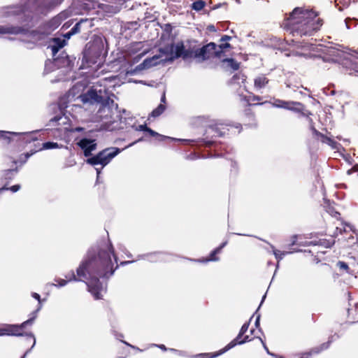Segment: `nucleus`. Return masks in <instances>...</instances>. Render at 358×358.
Instances as JSON below:
<instances>
[{
	"mask_svg": "<svg viewBox=\"0 0 358 358\" xmlns=\"http://www.w3.org/2000/svg\"><path fill=\"white\" fill-rule=\"evenodd\" d=\"M41 306H40L39 307H38L37 310L34 312H33L31 315V317L24 321V322H22L21 324H15V326H17L18 327L17 329V332H22V330L27 325H31L33 324L34 322V320L36 319V317H37V313L38 312L41 310Z\"/></svg>",
	"mask_w": 358,
	"mask_h": 358,
	"instance_id": "nucleus-20",
	"label": "nucleus"
},
{
	"mask_svg": "<svg viewBox=\"0 0 358 358\" xmlns=\"http://www.w3.org/2000/svg\"><path fill=\"white\" fill-rule=\"evenodd\" d=\"M161 102L162 103H165L166 102V96H165V93H164L161 97Z\"/></svg>",
	"mask_w": 358,
	"mask_h": 358,
	"instance_id": "nucleus-51",
	"label": "nucleus"
},
{
	"mask_svg": "<svg viewBox=\"0 0 358 358\" xmlns=\"http://www.w3.org/2000/svg\"><path fill=\"white\" fill-rule=\"evenodd\" d=\"M345 24H346L347 28L349 29L350 27H349V25H348V23L347 20H345Z\"/></svg>",
	"mask_w": 358,
	"mask_h": 358,
	"instance_id": "nucleus-55",
	"label": "nucleus"
},
{
	"mask_svg": "<svg viewBox=\"0 0 358 358\" xmlns=\"http://www.w3.org/2000/svg\"><path fill=\"white\" fill-rule=\"evenodd\" d=\"M18 327L15 324H3L2 327L3 336H22L24 334L22 332H17Z\"/></svg>",
	"mask_w": 358,
	"mask_h": 358,
	"instance_id": "nucleus-17",
	"label": "nucleus"
},
{
	"mask_svg": "<svg viewBox=\"0 0 358 358\" xmlns=\"http://www.w3.org/2000/svg\"><path fill=\"white\" fill-rule=\"evenodd\" d=\"M298 47L301 48L304 51L296 52V55L312 57H315L316 53L322 52L327 55L328 59L334 62H341L343 66L349 71V74L358 73V52H357L350 51L344 48H341L340 46H330L322 49L321 45L304 42H299Z\"/></svg>",
	"mask_w": 358,
	"mask_h": 358,
	"instance_id": "nucleus-3",
	"label": "nucleus"
},
{
	"mask_svg": "<svg viewBox=\"0 0 358 358\" xmlns=\"http://www.w3.org/2000/svg\"><path fill=\"white\" fill-rule=\"evenodd\" d=\"M230 38H231L230 36L224 35L221 38V41H222V42L227 41L230 40Z\"/></svg>",
	"mask_w": 358,
	"mask_h": 358,
	"instance_id": "nucleus-49",
	"label": "nucleus"
},
{
	"mask_svg": "<svg viewBox=\"0 0 358 358\" xmlns=\"http://www.w3.org/2000/svg\"><path fill=\"white\" fill-rule=\"evenodd\" d=\"M219 57L217 45L210 43L200 48H189L185 49L182 42L172 43L159 50V53L145 59L140 65L141 69H149L160 64L172 62L180 57L183 60L194 58L203 62L212 57Z\"/></svg>",
	"mask_w": 358,
	"mask_h": 358,
	"instance_id": "nucleus-2",
	"label": "nucleus"
},
{
	"mask_svg": "<svg viewBox=\"0 0 358 358\" xmlns=\"http://www.w3.org/2000/svg\"><path fill=\"white\" fill-rule=\"evenodd\" d=\"M68 122V117L64 115H58L55 116L50 120V125H62L66 124Z\"/></svg>",
	"mask_w": 358,
	"mask_h": 358,
	"instance_id": "nucleus-24",
	"label": "nucleus"
},
{
	"mask_svg": "<svg viewBox=\"0 0 358 358\" xmlns=\"http://www.w3.org/2000/svg\"><path fill=\"white\" fill-rule=\"evenodd\" d=\"M141 141H142V138H140L138 141L130 143L128 146L123 149H120L115 147L107 148L100 151L97 155L88 158L86 160V162L92 166H101L100 169L95 168L97 173V178H99V174L101 173V170L107 164H108L114 157H115L119 153L122 152V150H124V149L134 145L136 143Z\"/></svg>",
	"mask_w": 358,
	"mask_h": 358,
	"instance_id": "nucleus-9",
	"label": "nucleus"
},
{
	"mask_svg": "<svg viewBox=\"0 0 358 358\" xmlns=\"http://www.w3.org/2000/svg\"><path fill=\"white\" fill-rule=\"evenodd\" d=\"M89 21L87 19H82L78 22H77L74 27L71 29V34H77L80 31V28L83 24L88 23Z\"/></svg>",
	"mask_w": 358,
	"mask_h": 358,
	"instance_id": "nucleus-29",
	"label": "nucleus"
},
{
	"mask_svg": "<svg viewBox=\"0 0 358 358\" xmlns=\"http://www.w3.org/2000/svg\"><path fill=\"white\" fill-rule=\"evenodd\" d=\"M67 13L62 12L52 17L49 22L43 26L46 31H48V34L50 35L52 31L57 29L61 24V23L67 18Z\"/></svg>",
	"mask_w": 358,
	"mask_h": 358,
	"instance_id": "nucleus-13",
	"label": "nucleus"
},
{
	"mask_svg": "<svg viewBox=\"0 0 358 358\" xmlns=\"http://www.w3.org/2000/svg\"><path fill=\"white\" fill-rule=\"evenodd\" d=\"M224 62L227 64V66L231 68L233 70H238L239 68V63L234 59H227L224 60Z\"/></svg>",
	"mask_w": 358,
	"mask_h": 358,
	"instance_id": "nucleus-32",
	"label": "nucleus"
},
{
	"mask_svg": "<svg viewBox=\"0 0 358 358\" xmlns=\"http://www.w3.org/2000/svg\"><path fill=\"white\" fill-rule=\"evenodd\" d=\"M0 336H2V327H0Z\"/></svg>",
	"mask_w": 358,
	"mask_h": 358,
	"instance_id": "nucleus-56",
	"label": "nucleus"
},
{
	"mask_svg": "<svg viewBox=\"0 0 358 358\" xmlns=\"http://www.w3.org/2000/svg\"><path fill=\"white\" fill-rule=\"evenodd\" d=\"M105 55L103 40L100 36H94L88 42L84 50L83 59L88 64H96L99 66L103 62Z\"/></svg>",
	"mask_w": 358,
	"mask_h": 358,
	"instance_id": "nucleus-8",
	"label": "nucleus"
},
{
	"mask_svg": "<svg viewBox=\"0 0 358 358\" xmlns=\"http://www.w3.org/2000/svg\"><path fill=\"white\" fill-rule=\"evenodd\" d=\"M79 146L83 150L84 155L88 157L91 152L96 148V143L94 140L83 138L78 143Z\"/></svg>",
	"mask_w": 358,
	"mask_h": 358,
	"instance_id": "nucleus-14",
	"label": "nucleus"
},
{
	"mask_svg": "<svg viewBox=\"0 0 358 358\" xmlns=\"http://www.w3.org/2000/svg\"><path fill=\"white\" fill-rule=\"evenodd\" d=\"M153 346H156V347H158L159 348L162 349V350H167V348H166V346L164 345H156V344H154L152 345Z\"/></svg>",
	"mask_w": 358,
	"mask_h": 358,
	"instance_id": "nucleus-48",
	"label": "nucleus"
},
{
	"mask_svg": "<svg viewBox=\"0 0 358 358\" xmlns=\"http://www.w3.org/2000/svg\"><path fill=\"white\" fill-rule=\"evenodd\" d=\"M265 298H266V295H264V296H263V299H262V303L263 302V301H264V299Z\"/></svg>",
	"mask_w": 358,
	"mask_h": 358,
	"instance_id": "nucleus-58",
	"label": "nucleus"
},
{
	"mask_svg": "<svg viewBox=\"0 0 358 358\" xmlns=\"http://www.w3.org/2000/svg\"><path fill=\"white\" fill-rule=\"evenodd\" d=\"M150 136L156 137V138H157V140L158 141H164L166 139H169L171 141H182V142L189 141V140L180 139V138H171V137H169V136H164V135H162L160 134H158L156 131H155V134H150Z\"/></svg>",
	"mask_w": 358,
	"mask_h": 358,
	"instance_id": "nucleus-26",
	"label": "nucleus"
},
{
	"mask_svg": "<svg viewBox=\"0 0 358 358\" xmlns=\"http://www.w3.org/2000/svg\"><path fill=\"white\" fill-rule=\"evenodd\" d=\"M271 249L273 250V255H275V257L276 258V259L278 260V264L279 263V262L283 259V257H285V255H286L287 254H289L291 253V252H282L280 250H275L274 248V246L271 245H270Z\"/></svg>",
	"mask_w": 358,
	"mask_h": 358,
	"instance_id": "nucleus-27",
	"label": "nucleus"
},
{
	"mask_svg": "<svg viewBox=\"0 0 358 358\" xmlns=\"http://www.w3.org/2000/svg\"><path fill=\"white\" fill-rule=\"evenodd\" d=\"M38 131H33L30 132H24V133H15V132H6L3 131H0V138H9L7 136L8 134H12L13 136H20V139L24 141L26 143H29L31 141H34L38 140L37 133Z\"/></svg>",
	"mask_w": 358,
	"mask_h": 358,
	"instance_id": "nucleus-11",
	"label": "nucleus"
},
{
	"mask_svg": "<svg viewBox=\"0 0 358 358\" xmlns=\"http://www.w3.org/2000/svg\"><path fill=\"white\" fill-rule=\"evenodd\" d=\"M313 131L314 134L320 138V140L322 143H326L331 147L332 149L338 150L340 147V144L337 142L334 141L331 138H329L324 134H321L318 131H317L315 128H313Z\"/></svg>",
	"mask_w": 358,
	"mask_h": 358,
	"instance_id": "nucleus-16",
	"label": "nucleus"
},
{
	"mask_svg": "<svg viewBox=\"0 0 358 358\" xmlns=\"http://www.w3.org/2000/svg\"><path fill=\"white\" fill-rule=\"evenodd\" d=\"M336 265L341 270H343L346 273H349L350 268L348 265L345 262L339 261Z\"/></svg>",
	"mask_w": 358,
	"mask_h": 358,
	"instance_id": "nucleus-37",
	"label": "nucleus"
},
{
	"mask_svg": "<svg viewBox=\"0 0 358 358\" xmlns=\"http://www.w3.org/2000/svg\"><path fill=\"white\" fill-rule=\"evenodd\" d=\"M118 267L114 249L109 240L100 243L87 252L86 258L77 268L79 280H87L88 291L95 299H100L106 286L99 278H108Z\"/></svg>",
	"mask_w": 358,
	"mask_h": 358,
	"instance_id": "nucleus-1",
	"label": "nucleus"
},
{
	"mask_svg": "<svg viewBox=\"0 0 358 358\" xmlns=\"http://www.w3.org/2000/svg\"><path fill=\"white\" fill-rule=\"evenodd\" d=\"M32 296H33L34 299H37V300L38 301V302H39L38 307H39L40 306H41V296H40V295H39L38 294H37V293L34 292V293H32Z\"/></svg>",
	"mask_w": 358,
	"mask_h": 358,
	"instance_id": "nucleus-43",
	"label": "nucleus"
},
{
	"mask_svg": "<svg viewBox=\"0 0 358 358\" xmlns=\"http://www.w3.org/2000/svg\"><path fill=\"white\" fill-rule=\"evenodd\" d=\"M248 327H249V322H247V323H245L239 332H241V335H243L248 329Z\"/></svg>",
	"mask_w": 358,
	"mask_h": 358,
	"instance_id": "nucleus-42",
	"label": "nucleus"
},
{
	"mask_svg": "<svg viewBox=\"0 0 358 358\" xmlns=\"http://www.w3.org/2000/svg\"><path fill=\"white\" fill-rule=\"evenodd\" d=\"M278 358H282V357H278Z\"/></svg>",
	"mask_w": 358,
	"mask_h": 358,
	"instance_id": "nucleus-61",
	"label": "nucleus"
},
{
	"mask_svg": "<svg viewBox=\"0 0 358 358\" xmlns=\"http://www.w3.org/2000/svg\"><path fill=\"white\" fill-rule=\"evenodd\" d=\"M25 336L29 338L30 340H32L33 341V344H32V346L31 348V349L28 350L26 351V352L24 354V355L21 357V358H25L26 356L27 355L28 353H29V352L31 351V350L34 347L35 344H36V338L34 336V334L31 332L29 333H26L25 334Z\"/></svg>",
	"mask_w": 358,
	"mask_h": 358,
	"instance_id": "nucleus-34",
	"label": "nucleus"
},
{
	"mask_svg": "<svg viewBox=\"0 0 358 358\" xmlns=\"http://www.w3.org/2000/svg\"><path fill=\"white\" fill-rule=\"evenodd\" d=\"M269 80L264 76L261 75L256 77L254 80V86L257 90L264 88L268 83Z\"/></svg>",
	"mask_w": 358,
	"mask_h": 358,
	"instance_id": "nucleus-21",
	"label": "nucleus"
},
{
	"mask_svg": "<svg viewBox=\"0 0 358 358\" xmlns=\"http://www.w3.org/2000/svg\"><path fill=\"white\" fill-rule=\"evenodd\" d=\"M169 350L172 351V352H175L176 353H177L180 356H185V352L179 351V350H177L173 349V348H170Z\"/></svg>",
	"mask_w": 358,
	"mask_h": 358,
	"instance_id": "nucleus-44",
	"label": "nucleus"
},
{
	"mask_svg": "<svg viewBox=\"0 0 358 358\" xmlns=\"http://www.w3.org/2000/svg\"><path fill=\"white\" fill-rule=\"evenodd\" d=\"M134 262V261H125V262H122L120 263V265H122V266H123V265L129 264L132 263V262Z\"/></svg>",
	"mask_w": 358,
	"mask_h": 358,
	"instance_id": "nucleus-52",
	"label": "nucleus"
},
{
	"mask_svg": "<svg viewBox=\"0 0 358 358\" xmlns=\"http://www.w3.org/2000/svg\"><path fill=\"white\" fill-rule=\"evenodd\" d=\"M260 341L262 343L263 346H264V349L266 350L267 353L271 355H272V356H275V357H277V355H275L273 354L270 353V352L268 351V349L267 348L266 345H265V343L263 342V341L261 338H260Z\"/></svg>",
	"mask_w": 358,
	"mask_h": 358,
	"instance_id": "nucleus-47",
	"label": "nucleus"
},
{
	"mask_svg": "<svg viewBox=\"0 0 358 358\" xmlns=\"http://www.w3.org/2000/svg\"><path fill=\"white\" fill-rule=\"evenodd\" d=\"M60 146L57 143L55 142H46L42 144V148L40 150H50L59 148Z\"/></svg>",
	"mask_w": 358,
	"mask_h": 358,
	"instance_id": "nucleus-30",
	"label": "nucleus"
},
{
	"mask_svg": "<svg viewBox=\"0 0 358 358\" xmlns=\"http://www.w3.org/2000/svg\"><path fill=\"white\" fill-rule=\"evenodd\" d=\"M75 130L77 131H80L83 130V129L80 128V127H78Z\"/></svg>",
	"mask_w": 358,
	"mask_h": 358,
	"instance_id": "nucleus-54",
	"label": "nucleus"
},
{
	"mask_svg": "<svg viewBox=\"0 0 358 358\" xmlns=\"http://www.w3.org/2000/svg\"><path fill=\"white\" fill-rule=\"evenodd\" d=\"M165 106L163 103H160L155 109L152 110L150 114V116L152 117H157L160 115H162L165 110Z\"/></svg>",
	"mask_w": 358,
	"mask_h": 358,
	"instance_id": "nucleus-28",
	"label": "nucleus"
},
{
	"mask_svg": "<svg viewBox=\"0 0 358 358\" xmlns=\"http://www.w3.org/2000/svg\"><path fill=\"white\" fill-rule=\"evenodd\" d=\"M320 244L324 248H331L334 244V240H320Z\"/></svg>",
	"mask_w": 358,
	"mask_h": 358,
	"instance_id": "nucleus-35",
	"label": "nucleus"
},
{
	"mask_svg": "<svg viewBox=\"0 0 358 358\" xmlns=\"http://www.w3.org/2000/svg\"><path fill=\"white\" fill-rule=\"evenodd\" d=\"M240 79H241L242 82L243 83L245 80V76L243 74H240V73L236 74L231 78V83L235 84L236 83V80H240Z\"/></svg>",
	"mask_w": 358,
	"mask_h": 358,
	"instance_id": "nucleus-38",
	"label": "nucleus"
},
{
	"mask_svg": "<svg viewBox=\"0 0 358 358\" xmlns=\"http://www.w3.org/2000/svg\"><path fill=\"white\" fill-rule=\"evenodd\" d=\"M80 99L85 103H101L97 115L105 123L106 129L113 131L122 128L121 126L113 125L116 121L113 120V117L117 113L118 106L108 95L105 87L102 88L101 83L99 85H94L86 93L83 94L80 96Z\"/></svg>",
	"mask_w": 358,
	"mask_h": 358,
	"instance_id": "nucleus-4",
	"label": "nucleus"
},
{
	"mask_svg": "<svg viewBox=\"0 0 358 358\" xmlns=\"http://www.w3.org/2000/svg\"><path fill=\"white\" fill-rule=\"evenodd\" d=\"M54 44L51 45V50L53 57H55L57 53L64 46L65 41L59 38H55Z\"/></svg>",
	"mask_w": 358,
	"mask_h": 358,
	"instance_id": "nucleus-22",
	"label": "nucleus"
},
{
	"mask_svg": "<svg viewBox=\"0 0 358 358\" xmlns=\"http://www.w3.org/2000/svg\"><path fill=\"white\" fill-rule=\"evenodd\" d=\"M34 153H35V152H31L30 153L29 152H27L24 155V160L23 162H25L32 155H34Z\"/></svg>",
	"mask_w": 358,
	"mask_h": 358,
	"instance_id": "nucleus-45",
	"label": "nucleus"
},
{
	"mask_svg": "<svg viewBox=\"0 0 358 358\" xmlns=\"http://www.w3.org/2000/svg\"><path fill=\"white\" fill-rule=\"evenodd\" d=\"M48 65V63H46V64H45V68H47Z\"/></svg>",
	"mask_w": 358,
	"mask_h": 358,
	"instance_id": "nucleus-60",
	"label": "nucleus"
},
{
	"mask_svg": "<svg viewBox=\"0 0 358 358\" xmlns=\"http://www.w3.org/2000/svg\"><path fill=\"white\" fill-rule=\"evenodd\" d=\"M20 189V185H13L12 187H10V188H7L6 187H3L1 188H0V194L4 191V190H8V189H10V191H12L13 192H17L19 189Z\"/></svg>",
	"mask_w": 358,
	"mask_h": 358,
	"instance_id": "nucleus-36",
	"label": "nucleus"
},
{
	"mask_svg": "<svg viewBox=\"0 0 358 358\" xmlns=\"http://www.w3.org/2000/svg\"><path fill=\"white\" fill-rule=\"evenodd\" d=\"M73 34H71V30L69 32H68V33H66V34H65V37H66V38H69L71 37V36H72V35H73Z\"/></svg>",
	"mask_w": 358,
	"mask_h": 358,
	"instance_id": "nucleus-53",
	"label": "nucleus"
},
{
	"mask_svg": "<svg viewBox=\"0 0 358 358\" xmlns=\"http://www.w3.org/2000/svg\"><path fill=\"white\" fill-rule=\"evenodd\" d=\"M331 341H328L327 343H324L321 344L320 346L315 347L311 349L309 352H304L301 355L300 358H309L313 355L319 354L322 351L327 349L330 345Z\"/></svg>",
	"mask_w": 358,
	"mask_h": 358,
	"instance_id": "nucleus-19",
	"label": "nucleus"
},
{
	"mask_svg": "<svg viewBox=\"0 0 358 358\" xmlns=\"http://www.w3.org/2000/svg\"><path fill=\"white\" fill-rule=\"evenodd\" d=\"M69 277V280H64V279H57V280H55V281L58 282L57 286L58 287H64V286H65L67 284V282L69 281H72V280L77 281V280H78L73 271H71V273L68 275H66V278H68Z\"/></svg>",
	"mask_w": 358,
	"mask_h": 358,
	"instance_id": "nucleus-25",
	"label": "nucleus"
},
{
	"mask_svg": "<svg viewBox=\"0 0 358 358\" xmlns=\"http://www.w3.org/2000/svg\"><path fill=\"white\" fill-rule=\"evenodd\" d=\"M346 227H349V228L350 229V230H352V227H351V226H350V225H347V224H346V225H343V226H342V227H336V232H335V233L334 234V236L338 235V231L340 234H341L343 231H346Z\"/></svg>",
	"mask_w": 358,
	"mask_h": 358,
	"instance_id": "nucleus-40",
	"label": "nucleus"
},
{
	"mask_svg": "<svg viewBox=\"0 0 358 358\" xmlns=\"http://www.w3.org/2000/svg\"><path fill=\"white\" fill-rule=\"evenodd\" d=\"M132 128H134L136 131H144L149 133V134H155V131L151 129L150 128L148 127L146 124H141L138 125L137 127H135L134 125L131 126Z\"/></svg>",
	"mask_w": 358,
	"mask_h": 358,
	"instance_id": "nucleus-31",
	"label": "nucleus"
},
{
	"mask_svg": "<svg viewBox=\"0 0 358 358\" xmlns=\"http://www.w3.org/2000/svg\"><path fill=\"white\" fill-rule=\"evenodd\" d=\"M101 82H103V83H104V82H106V80H103V81H99V82L97 83V84H98V83H101Z\"/></svg>",
	"mask_w": 358,
	"mask_h": 358,
	"instance_id": "nucleus-59",
	"label": "nucleus"
},
{
	"mask_svg": "<svg viewBox=\"0 0 358 358\" xmlns=\"http://www.w3.org/2000/svg\"><path fill=\"white\" fill-rule=\"evenodd\" d=\"M243 335H241V332L238 334L236 338H234L233 341H231L228 345H227L223 349L220 350L218 352L210 355V354L207 353H203V354H199L195 356V357L199 358H213L216 357L218 355H222L223 353L226 352L227 351L229 350L230 349L235 347L236 345L239 344H243L246 342L250 341L248 336H245V338L243 340H241Z\"/></svg>",
	"mask_w": 358,
	"mask_h": 358,
	"instance_id": "nucleus-10",
	"label": "nucleus"
},
{
	"mask_svg": "<svg viewBox=\"0 0 358 358\" xmlns=\"http://www.w3.org/2000/svg\"><path fill=\"white\" fill-rule=\"evenodd\" d=\"M17 172V169H8L6 171V175H12L13 176L14 173H16Z\"/></svg>",
	"mask_w": 358,
	"mask_h": 358,
	"instance_id": "nucleus-46",
	"label": "nucleus"
},
{
	"mask_svg": "<svg viewBox=\"0 0 358 358\" xmlns=\"http://www.w3.org/2000/svg\"><path fill=\"white\" fill-rule=\"evenodd\" d=\"M259 320H260V315H257V318H256V320H255V327H259Z\"/></svg>",
	"mask_w": 358,
	"mask_h": 358,
	"instance_id": "nucleus-50",
	"label": "nucleus"
},
{
	"mask_svg": "<svg viewBox=\"0 0 358 358\" xmlns=\"http://www.w3.org/2000/svg\"><path fill=\"white\" fill-rule=\"evenodd\" d=\"M3 34H22L21 41L27 44V48L32 49L38 44L43 43L48 36V31L43 26L36 30L29 31L22 27L0 25V36Z\"/></svg>",
	"mask_w": 358,
	"mask_h": 358,
	"instance_id": "nucleus-7",
	"label": "nucleus"
},
{
	"mask_svg": "<svg viewBox=\"0 0 358 358\" xmlns=\"http://www.w3.org/2000/svg\"><path fill=\"white\" fill-rule=\"evenodd\" d=\"M271 104L273 107L284 108L289 110L300 111L303 105L300 102L287 101L281 99H274Z\"/></svg>",
	"mask_w": 358,
	"mask_h": 358,
	"instance_id": "nucleus-12",
	"label": "nucleus"
},
{
	"mask_svg": "<svg viewBox=\"0 0 358 358\" xmlns=\"http://www.w3.org/2000/svg\"><path fill=\"white\" fill-rule=\"evenodd\" d=\"M63 0H20V5L3 6L0 8V17H16L20 22H29L34 15L44 14Z\"/></svg>",
	"mask_w": 358,
	"mask_h": 358,
	"instance_id": "nucleus-5",
	"label": "nucleus"
},
{
	"mask_svg": "<svg viewBox=\"0 0 358 358\" xmlns=\"http://www.w3.org/2000/svg\"><path fill=\"white\" fill-rule=\"evenodd\" d=\"M353 169L355 170V171H357L358 170V167L357 166H354L353 167Z\"/></svg>",
	"mask_w": 358,
	"mask_h": 358,
	"instance_id": "nucleus-57",
	"label": "nucleus"
},
{
	"mask_svg": "<svg viewBox=\"0 0 358 358\" xmlns=\"http://www.w3.org/2000/svg\"><path fill=\"white\" fill-rule=\"evenodd\" d=\"M322 25V20L308 9L296 8L283 22V27L293 36H312Z\"/></svg>",
	"mask_w": 358,
	"mask_h": 358,
	"instance_id": "nucleus-6",
	"label": "nucleus"
},
{
	"mask_svg": "<svg viewBox=\"0 0 358 358\" xmlns=\"http://www.w3.org/2000/svg\"><path fill=\"white\" fill-rule=\"evenodd\" d=\"M230 45L228 43H222L218 46L217 45V50L219 52V57L220 56V53L222 52L224 49L229 48Z\"/></svg>",
	"mask_w": 358,
	"mask_h": 358,
	"instance_id": "nucleus-39",
	"label": "nucleus"
},
{
	"mask_svg": "<svg viewBox=\"0 0 358 358\" xmlns=\"http://www.w3.org/2000/svg\"><path fill=\"white\" fill-rule=\"evenodd\" d=\"M138 259H146L151 262H156L164 259V254L162 252L148 253L139 255Z\"/></svg>",
	"mask_w": 358,
	"mask_h": 358,
	"instance_id": "nucleus-18",
	"label": "nucleus"
},
{
	"mask_svg": "<svg viewBox=\"0 0 358 358\" xmlns=\"http://www.w3.org/2000/svg\"><path fill=\"white\" fill-rule=\"evenodd\" d=\"M220 126H222V124H216L215 125V131L217 133V134L218 136H221L224 135L226 132H225V131H222L220 130V129H221Z\"/></svg>",
	"mask_w": 358,
	"mask_h": 358,
	"instance_id": "nucleus-41",
	"label": "nucleus"
},
{
	"mask_svg": "<svg viewBox=\"0 0 358 358\" xmlns=\"http://www.w3.org/2000/svg\"><path fill=\"white\" fill-rule=\"evenodd\" d=\"M227 242L223 243L221 244L218 248H215L214 250H213L210 253V258L206 259L205 260H199L201 262H207L209 261H213L217 262L219 260V257H216L217 254H219L222 249L227 245Z\"/></svg>",
	"mask_w": 358,
	"mask_h": 358,
	"instance_id": "nucleus-23",
	"label": "nucleus"
},
{
	"mask_svg": "<svg viewBox=\"0 0 358 358\" xmlns=\"http://www.w3.org/2000/svg\"><path fill=\"white\" fill-rule=\"evenodd\" d=\"M205 5L206 3L203 1H196L192 3V8L196 11H200L204 8Z\"/></svg>",
	"mask_w": 358,
	"mask_h": 358,
	"instance_id": "nucleus-33",
	"label": "nucleus"
},
{
	"mask_svg": "<svg viewBox=\"0 0 358 358\" xmlns=\"http://www.w3.org/2000/svg\"><path fill=\"white\" fill-rule=\"evenodd\" d=\"M53 57V65L57 68L69 67L71 66V60L64 52H62L59 57Z\"/></svg>",
	"mask_w": 358,
	"mask_h": 358,
	"instance_id": "nucleus-15",
	"label": "nucleus"
}]
</instances>
